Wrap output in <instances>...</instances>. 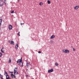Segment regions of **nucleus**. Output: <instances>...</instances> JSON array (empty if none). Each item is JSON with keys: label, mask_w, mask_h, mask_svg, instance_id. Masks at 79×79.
I'll return each mask as SVG.
<instances>
[{"label": "nucleus", "mask_w": 79, "mask_h": 79, "mask_svg": "<svg viewBox=\"0 0 79 79\" xmlns=\"http://www.w3.org/2000/svg\"><path fill=\"white\" fill-rule=\"evenodd\" d=\"M62 52L64 53H69V51L68 50H65V49H63L62 50Z\"/></svg>", "instance_id": "obj_1"}, {"label": "nucleus", "mask_w": 79, "mask_h": 79, "mask_svg": "<svg viewBox=\"0 0 79 79\" xmlns=\"http://www.w3.org/2000/svg\"><path fill=\"white\" fill-rule=\"evenodd\" d=\"M9 43L10 44H12V45H15V42L13 41H9Z\"/></svg>", "instance_id": "obj_2"}, {"label": "nucleus", "mask_w": 79, "mask_h": 79, "mask_svg": "<svg viewBox=\"0 0 79 79\" xmlns=\"http://www.w3.org/2000/svg\"><path fill=\"white\" fill-rule=\"evenodd\" d=\"M3 5V2L2 1H0V6Z\"/></svg>", "instance_id": "obj_3"}, {"label": "nucleus", "mask_w": 79, "mask_h": 79, "mask_svg": "<svg viewBox=\"0 0 79 79\" xmlns=\"http://www.w3.org/2000/svg\"><path fill=\"white\" fill-rule=\"evenodd\" d=\"M17 63H21L22 62V58H21V59H19L18 60V61H17Z\"/></svg>", "instance_id": "obj_4"}, {"label": "nucleus", "mask_w": 79, "mask_h": 79, "mask_svg": "<svg viewBox=\"0 0 79 79\" xmlns=\"http://www.w3.org/2000/svg\"><path fill=\"white\" fill-rule=\"evenodd\" d=\"M53 72V69H51L50 70H48V72L49 73H52Z\"/></svg>", "instance_id": "obj_5"}, {"label": "nucleus", "mask_w": 79, "mask_h": 79, "mask_svg": "<svg viewBox=\"0 0 79 79\" xmlns=\"http://www.w3.org/2000/svg\"><path fill=\"white\" fill-rule=\"evenodd\" d=\"M11 76L12 77V78L13 79H15V78H16V76H15V75H13V74H11Z\"/></svg>", "instance_id": "obj_6"}, {"label": "nucleus", "mask_w": 79, "mask_h": 79, "mask_svg": "<svg viewBox=\"0 0 79 79\" xmlns=\"http://www.w3.org/2000/svg\"><path fill=\"white\" fill-rule=\"evenodd\" d=\"M13 28V27L11 25H10L9 26V30H11Z\"/></svg>", "instance_id": "obj_7"}, {"label": "nucleus", "mask_w": 79, "mask_h": 79, "mask_svg": "<svg viewBox=\"0 0 79 79\" xmlns=\"http://www.w3.org/2000/svg\"><path fill=\"white\" fill-rule=\"evenodd\" d=\"M19 64L20 66H23V62H21L19 63Z\"/></svg>", "instance_id": "obj_8"}, {"label": "nucleus", "mask_w": 79, "mask_h": 79, "mask_svg": "<svg viewBox=\"0 0 79 79\" xmlns=\"http://www.w3.org/2000/svg\"><path fill=\"white\" fill-rule=\"evenodd\" d=\"M1 52L2 53H5V50H4V48L3 47H2L1 50Z\"/></svg>", "instance_id": "obj_9"}, {"label": "nucleus", "mask_w": 79, "mask_h": 79, "mask_svg": "<svg viewBox=\"0 0 79 79\" xmlns=\"http://www.w3.org/2000/svg\"><path fill=\"white\" fill-rule=\"evenodd\" d=\"M79 6H77L74 7V8L75 9V10H77V9L79 8Z\"/></svg>", "instance_id": "obj_10"}, {"label": "nucleus", "mask_w": 79, "mask_h": 79, "mask_svg": "<svg viewBox=\"0 0 79 79\" xmlns=\"http://www.w3.org/2000/svg\"><path fill=\"white\" fill-rule=\"evenodd\" d=\"M55 37V36L54 35H52L51 36L50 38L51 39H54Z\"/></svg>", "instance_id": "obj_11"}, {"label": "nucleus", "mask_w": 79, "mask_h": 79, "mask_svg": "<svg viewBox=\"0 0 79 79\" xmlns=\"http://www.w3.org/2000/svg\"><path fill=\"white\" fill-rule=\"evenodd\" d=\"M2 19H0V26L2 25Z\"/></svg>", "instance_id": "obj_12"}, {"label": "nucleus", "mask_w": 79, "mask_h": 79, "mask_svg": "<svg viewBox=\"0 0 79 79\" xmlns=\"http://www.w3.org/2000/svg\"><path fill=\"white\" fill-rule=\"evenodd\" d=\"M6 79H10V77H9V75H6Z\"/></svg>", "instance_id": "obj_13"}, {"label": "nucleus", "mask_w": 79, "mask_h": 79, "mask_svg": "<svg viewBox=\"0 0 79 79\" xmlns=\"http://www.w3.org/2000/svg\"><path fill=\"white\" fill-rule=\"evenodd\" d=\"M15 47L16 49H18V44H17V45H15Z\"/></svg>", "instance_id": "obj_14"}, {"label": "nucleus", "mask_w": 79, "mask_h": 79, "mask_svg": "<svg viewBox=\"0 0 79 79\" xmlns=\"http://www.w3.org/2000/svg\"><path fill=\"white\" fill-rule=\"evenodd\" d=\"M4 73L6 76L8 75V73H7L5 71H4Z\"/></svg>", "instance_id": "obj_15"}, {"label": "nucleus", "mask_w": 79, "mask_h": 79, "mask_svg": "<svg viewBox=\"0 0 79 79\" xmlns=\"http://www.w3.org/2000/svg\"><path fill=\"white\" fill-rule=\"evenodd\" d=\"M29 66V64L28 63H26V66L27 67Z\"/></svg>", "instance_id": "obj_16"}, {"label": "nucleus", "mask_w": 79, "mask_h": 79, "mask_svg": "<svg viewBox=\"0 0 79 79\" xmlns=\"http://www.w3.org/2000/svg\"><path fill=\"white\" fill-rule=\"evenodd\" d=\"M47 2H48V4H50V3H51L50 1H49V0H48Z\"/></svg>", "instance_id": "obj_17"}, {"label": "nucleus", "mask_w": 79, "mask_h": 79, "mask_svg": "<svg viewBox=\"0 0 79 79\" xmlns=\"http://www.w3.org/2000/svg\"><path fill=\"white\" fill-rule=\"evenodd\" d=\"M14 75H15V74H16V72H17V71L16 70H15L14 69Z\"/></svg>", "instance_id": "obj_18"}, {"label": "nucleus", "mask_w": 79, "mask_h": 79, "mask_svg": "<svg viewBox=\"0 0 79 79\" xmlns=\"http://www.w3.org/2000/svg\"><path fill=\"white\" fill-rule=\"evenodd\" d=\"M39 5H43V3L40 2V3Z\"/></svg>", "instance_id": "obj_19"}, {"label": "nucleus", "mask_w": 79, "mask_h": 79, "mask_svg": "<svg viewBox=\"0 0 79 79\" xmlns=\"http://www.w3.org/2000/svg\"><path fill=\"white\" fill-rule=\"evenodd\" d=\"M50 44H53V41H50Z\"/></svg>", "instance_id": "obj_20"}, {"label": "nucleus", "mask_w": 79, "mask_h": 79, "mask_svg": "<svg viewBox=\"0 0 79 79\" xmlns=\"http://www.w3.org/2000/svg\"><path fill=\"white\" fill-rule=\"evenodd\" d=\"M11 58H10L9 59V63H11Z\"/></svg>", "instance_id": "obj_21"}, {"label": "nucleus", "mask_w": 79, "mask_h": 79, "mask_svg": "<svg viewBox=\"0 0 79 79\" xmlns=\"http://www.w3.org/2000/svg\"><path fill=\"white\" fill-rule=\"evenodd\" d=\"M55 65L56 66H58V63H55Z\"/></svg>", "instance_id": "obj_22"}, {"label": "nucleus", "mask_w": 79, "mask_h": 79, "mask_svg": "<svg viewBox=\"0 0 79 79\" xmlns=\"http://www.w3.org/2000/svg\"><path fill=\"white\" fill-rule=\"evenodd\" d=\"M20 33V32H19L18 34V35H19V36H20V35L19 34Z\"/></svg>", "instance_id": "obj_23"}, {"label": "nucleus", "mask_w": 79, "mask_h": 79, "mask_svg": "<svg viewBox=\"0 0 79 79\" xmlns=\"http://www.w3.org/2000/svg\"><path fill=\"white\" fill-rule=\"evenodd\" d=\"M11 13H14V10H12L11 12Z\"/></svg>", "instance_id": "obj_24"}, {"label": "nucleus", "mask_w": 79, "mask_h": 79, "mask_svg": "<svg viewBox=\"0 0 79 79\" xmlns=\"http://www.w3.org/2000/svg\"><path fill=\"white\" fill-rule=\"evenodd\" d=\"M73 51H75V48H73Z\"/></svg>", "instance_id": "obj_25"}, {"label": "nucleus", "mask_w": 79, "mask_h": 79, "mask_svg": "<svg viewBox=\"0 0 79 79\" xmlns=\"http://www.w3.org/2000/svg\"><path fill=\"white\" fill-rule=\"evenodd\" d=\"M38 53H41V51H39Z\"/></svg>", "instance_id": "obj_26"}, {"label": "nucleus", "mask_w": 79, "mask_h": 79, "mask_svg": "<svg viewBox=\"0 0 79 79\" xmlns=\"http://www.w3.org/2000/svg\"><path fill=\"white\" fill-rule=\"evenodd\" d=\"M15 69H18V68H17V67L15 68Z\"/></svg>", "instance_id": "obj_27"}, {"label": "nucleus", "mask_w": 79, "mask_h": 79, "mask_svg": "<svg viewBox=\"0 0 79 79\" xmlns=\"http://www.w3.org/2000/svg\"><path fill=\"white\" fill-rule=\"evenodd\" d=\"M24 24V23H21L20 24L21 25H22V24Z\"/></svg>", "instance_id": "obj_28"}, {"label": "nucleus", "mask_w": 79, "mask_h": 79, "mask_svg": "<svg viewBox=\"0 0 79 79\" xmlns=\"http://www.w3.org/2000/svg\"><path fill=\"white\" fill-rule=\"evenodd\" d=\"M17 73H16V74H18V72H17H17H16Z\"/></svg>", "instance_id": "obj_29"}, {"label": "nucleus", "mask_w": 79, "mask_h": 79, "mask_svg": "<svg viewBox=\"0 0 79 79\" xmlns=\"http://www.w3.org/2000/svg\"><path fill=\"white\" fill-rule=\"evenodd\" d=\"M11 73H13V72H11Z\"/></svg>", "instance_id": "obj_30"}, {"label": "nucleus", "mask_w": 79, "mask_h": 79, "mask_svg": "<svg viewBox=\"0 0 79 79\" xmlns=\"http://www.w3.org/2000/svg\"><path fill=\"white\" fill-rule=\"evenodd\" d=\"M19 0L18 2H19Z\"/></svg>", "instance_id": "obj_31"}, {"label": "nucleus", "mask_w": 79, "mask_h": 79, "mask_svg": "<svg viewBox=\"0 0 79 79\" xmlns=\"http://www.w3.org/2000/svg\"><path fill=\"white\" fill-rule=\"evenodd\" d=\"M32 79H34V78H32Z\"/></svg>", "instance_id": "obj_32"}]
</instances>
